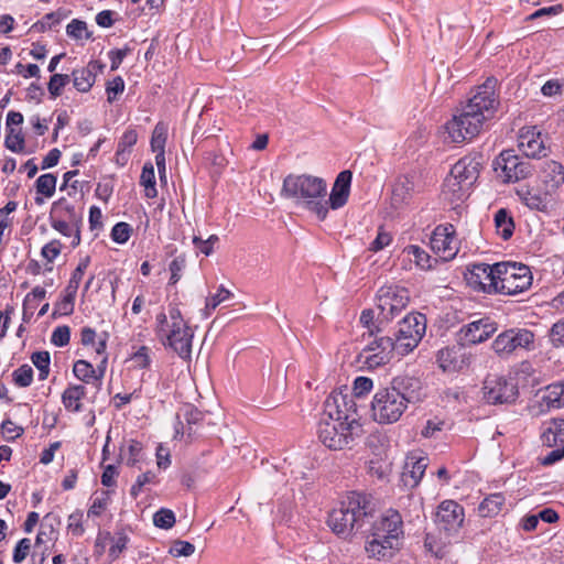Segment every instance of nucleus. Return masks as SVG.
<instances>
[{
    "label": "nucleus",
    "instance_id": "41",
    "mask_svg": "<svg viewBox=\"0 0 564 564\" xmlns=\"http://www.w3.org/2000/svg\"><path fill=\"white\" fill-rule=\"evenodd\" d=\"M56 177L51 174H43L36 180V192L45 197H52L55 193Z\"/></svg>",
    "mask_w": 564,
    "mask_h": 564
},
{
    "label": "nucleus",
    "instance_id": "4",
    "mask_svg": "<svg viewBox=\"0 0 564 564\" xmlns=\"http://www.w3.org/2000/svg\"><path fill=\"white\" fill-rule=\"evenodd\" d=\"M372 513L373 506L367 495L350 492L339 507L329 512L327 524L339 538L349 539L369 522Z\"/></svg>",
    "mask_w": 564,
    "mask_h": 564
},
{
    "label": "nucleus",
    "instance_id": "36",
    "mask_svg": "<svg viewBox=\"0 0 564 564\" xmlns=\"http://www.w3.org/2000/svg\"><path fill=\"white\" fill-rule=\"evenodd\" d=\"M470 278H466L468 282H481V279H489L495 282L496 263L492 265L486 263H475L468 269Z\"/></svg>",
    "mask_w": 564,
    "mask_h": 564
},
{
    "label": "nucleus",
    "instance_id": "27",
    "mask_svg": "<svg viewBox=\"0 0 564 564\" xmlns=\"http://www.w3.org/2000/svg\"><path fill=\"white\" fill-rule=\"evenodd\" d=\"M542 442L549 447L564 443V420H553L542 433Z\"/></svg>",
    "mask_w": 564,
    "mask_h": 564
},
{
    "label": "nucleus",
    "instance_id": "50",
    "mask_svg": "<svg viewBox=\"0 0 564 564\" xmlns=\"http://www.w3.org/2000/svg\"><path fill=\"white\" fill-rule=\"evenodd\" d=\"M6 147L12 152L20 153L24 150V138L21 131H15L13 128H10L7 137H6Z\"/></svg>",
    "mask_w": 564,
    "mask_h": 564
},
{
    "label": "nucleus",
    "instance_id": "30",
    "mask_svg": "<svg viewBox=\"0 0 564 564\" xmlns=\"http://www.w3.org/2000/svg\"><path fill=\"white\" fill-rule=\"evenodd\" d=\"M505 502L506 499L502 494H491L480 502L479 513L481 517H495L501 511Z\"/></svg>",
    "mask_w": 564,
    "mask_h": 564
},
{
    "label": "nucleus",
    "instance_id": "38",
    "mask_svg": "<svg viewBox=\"0 0 564 564\" xmlns=\"http://www.w3.org/2000/svg\"><path fill=\"white\" fill-rule=\"evenodd\" d=\"M33 365L39 370V379L45 380L50 373V352L48 351H35L31 356Z\"/></svg>",
    "mask_w": 564,
    "mask_h": 564
},
{
    "label": "nucleus",
    "instance_id": "44",
    "mask_svg": "<svg viewBox=\"0 0 564 564\" xmlns=\"http://www.w3.org/2000/svg\"><path fill=\"white\" fill-rule=\"evenodd\" d=\"M12 378L18 387H29L33 381V369L31 366L26 364L22 365L21 367L13 371Z\"/></svg>",
    "mask_w": 564,
    "mask_h": 564
},
{
    "label": "nucleus",
    "instance_id": "45",
    "mask_svg": "<svg viewBox=\"0 0 564 564\" xmlns=\"http://www.w3.org/2000/svg\"><path fill=\"white\" fill-rule=\"evenodd\" d=\"M153 523L161 529H171L175 524L174 512L170 509H160L153 516Z\"/></svg>",
    "mask_w": 564,
    "mask_h": 564
},
{
    "label": "nucleus",
    "instance_id": "40",
    "mask_svg": "<svg viewBox=\"0 0 564 564\" xmlns=\"http://www.w3.org/2000/svg\"><path fill=\"white\" fill-rule=\"evenodd\" d=\"M437 362L444 371L454 370L457 362L456 350L445 347L437 352Z\"/></svg>",
    "mask_w": 564,
    "mask_h": 564
},
{
    "label": "nucleus",
    "instance_id": "29",
    "mask_svg": "<svg viewBox=\"0 0 564 564\" xmlns=\"http://www.w3.org/2000/svg\"><path fill=\"white\" fill-rule=\"evenodd\" d=\"M531 284H516L511 288L510 284H474L475 291L484 292L488 294H508L516 295L523 293L530 289Z\"/></svg>",
    "mask_w": 564,
    "mask_h": 564
},
{
    "label": "nucleus",
    "instance_id": "57",
    "mask_svg": "<svg viewBox=\"0 0 564 564\" xmlns=\"http://www.w3.org/2000/svg\"><path fill=\"white\" fill-rule=\"evenodd\" d=\"M549 336L554 347L564 346V318L553 324Z\"/></svg>",
    "mask_w": 564,
    "mask_h": 564
},
{
    "label": "nucleus",
    "instance_id": "10",
    "mask_svg": "<svg viewBox=\"0 0 564 564\" xmlns=\"http://www.w3.org/2000/svg\"><path fill=\"white\" fill-rule=\"evenodd\" d=\"M393 352L397 354V344L388 336L375 337L358 355V362L368 369H376L388 364Z\"/></svg>",
    "mask_w": 564,
    "mask_h": 564
},
{
    "label": "nucleus",
    "instance_id": "31",
    "mask_svg": "<svg viewBox=\"0 0 564 564\" xmlns=\"http://www.w3.org/2000/svg\"><path fill=\"white\" fill-rule=\"evenodd\" d=\"M543 401L549 408L560 409L564 406V383H553L546 387Z\"/></svg>",
    "mask_w": 564,
    "mask_h": 564
},
{
    "label": "nucleus",
    "instance_id": "54",
    "mask_svg": "<svg viewBox=\"0 0 564 564\" xmlns=\"http://www.w3.org/2000/svg\"><path fill=\"white\" fill-rule=\"evenodd\" d=\"M0 431L7 441H14L20 437L24 430L21 426L15 425L11 420H4L0 426Z\"/></svg>",
    "mask_w": 564,
    "mask_h": 564
},
{
    "label": "nucleus",
    "instance_id": "52",
    "mask_svg": "<svg viewBox=\"0 0 564 564\" xmlns=\"http://www.w3.org/2000/svg\"><path fill=\"white\" fill-rule=\"evenodd\" d=\"M132 232V228L127 223H118L111 229V238L117 243H126Z\"/></svg>",
    "mask_w": 564,
    "mask_h": 564
},
{
    "label": "nucleus",
    "instance_id": "55",
    "mask_svg": "<svg viewBox=\"0 0 564 564\" xmlns=\"http://www.w3.org/2000/svg\"><path fill=\"white\" fill-rule=\"evenodd\" d=\"M373 388V382L368 377H357L354 381L352 391L355 397L361 398L368 394Z\"/></svg>",
    "mask_w": 564,
    "mask_h": 564
},
{
    "label": "nucleus",
    "instance_id": "51",
    "mask_svg": "<svg viewBox=\"0 0 564 564\" xmlns=\"http://www.w3.org/2000/svg\"><path fill=\"white\" fill-rule=\"evenodd\" d=\"M156 484V475L153 471H147L138 476L135 482L130 489V495L137 498L145 485Z\"/></svg>",
    "mask_w": 564,
    "mask_h": 564
},
{
    "label": "nucleus",
    "instance_id": "13",
    "mask_svg": "<svg viewBox=\"0 0 564 564\" xmlns=\"http://www.w3.org/2000/svg\"><path fill=\"white\" fill-rule=\"evenodd\" d=\"M484 399L491 404L513 402L518 395L517 386L505 377L488 376L482 387Z\"/></svg>",
    "mask_w": 564,
    "mask_h": 564
},
{
    "label": "nucleus",
    "instance_id": "60",
    "mask_svg": "<svg viewBox=\"0 0 564 564\" xmlns=\"http://www.w3.org/2000/svg\"><path fill=\"white\" fill-rule=\"evenodd\" d=\"M107 94L108 101L112 102L118 94H121L124 90V82L120 76L115 77L111 82L107 84Z\"/></svg>",
    "mask_w": 564,
    "mask_h": 564
},
{
    "label": "nucleus",
    "instance_id": "14",
    "mask_svg": "<svg viewBox=\"0 0 564 564\" xmlns=\"http://www.w3.org/2000/svg\"><path fill=\"white\" fill-rule=\"evenodd\" d=\"M431 247L442 260L454 259L458 252L454 226L449 224L437 226L431 237Z\"/></svg>",
    "mask_w": 564,
    "mask_h": 564
},
{
    "label": "nucleus",
    "instance_id": "56",
    "mask_svg": "<svg viewBox=\"0 0 564 564\" xmlns=\"http://www.w3.org/2000/svg\"><path fill=\"white\" fill-rule=\"evenodd\" d=\"M70 329L68 326H58L53 330L51 341L57 347H64L69 343Z\"/></svg>",
    "mask_w": 564,
    "mask_h": 564
},
{
    "label": "nucleus",
    "instance_id": "6",
    "mask_svg": "<svg viewBox=\"0 0 564 564\" xmlns=\"http://www.w3.org/2000/svg\"><path fill=\"white\" fill-rule=\"evenodd\" d=\"M481 167L480 156L468 155L458 160L445 180L443 194L452 204L465 199L477 181Z\"/></svg>",
    "mask_w": 564,
    "mask_h": 564
},
{
    "label": "nucleus",
    "instance_id": "19",
    "mask_svg": "<svg viewBox=\"0 0 564 564\" xmlns=\"http://www.w3.org/2000/svg\"><path fill=\"white\" fill-rule=\"evenodd\" d=\"M518 147L527 158L546 155L541 132L535 127L522 128L518 139Z\"/></svg>",
    "mask_w": 564,
    "mask_h": 564
},
{
    "label": "nucleus",
    "instance_id": "20",
    "mask_svg": "<svg viewBox=\"0 0 564 564\" xmlns=\"http://www.w3.org/2000/svg\"><path fill=\"white\" fill-rule=\"evenodd\" d=\"M527 279L532 282L533 275L530 267L521 262L502 261L496 263L495 282Z\"/></svg>",
    "mask_w": 564,
    "mask_h": 564
},
{
    "label": "nucleus",
    "instance_id": "15",
    "mask_svg": "<svg viewBox=\"0 0 564 564\" xmlns=\"http://www.w3.org/2000/svg\"><path fill=\"white\" fill-rule=\"evenodd\" d=\"M403 534V522L397 510H387L372 525L371 536H378L399 544V538Z\"/></svg>",
    "mask_w": 564,
    "mask_h": 564
},
{
    "label": "nucleus",
    "instance_id": "17",
    "mask_svg": "<svg viewBox=\"0 0 564 564\" xmlns=\"http://www.w3.org/2000/svg\"><path fill=\"white\" fill-rule=\"evenodd\" d=\"M497 323L490 317L470 322L459 330V341L463 345H476L487 340L496 330Z\"/></svg>",
    "mask_w": 564,
    "mask_h": 564
},
{
    "label": "nucleus",
    "instance_id": "22",
    "mask_svg": "<svg viewBox=\"0 0 564 564\" xmlns=\"http://www.w3.org/2000/svg\"><path fill=\"white\" fill-rule=\"evenodd\" d=\"M102 68L104 65L98 61H90L87 66L74 69L69 75L74 87L80 93L89 91L95 84L97 72H101Z\"/></svg>",
    "mask_w": 564,
    "mask_h": 564
},
{
    "label": "nucleus",
    "instance_id": "32",
    "mask_svg": "<svg viewBox=\"0 0 564 564\" xmlns=\"http://www.w3.org/2000/svg\"><path fill=\"white\" fill-rule=\"evenodd\" d=\"M140 184L144 187V195L148 198H154L158 196V191L155 187V174L154 166L151 162H147L143 165Z\"/></svg>",
    "mask_w": 564,
    "mask_h": 564
},
{
    "label": "nucleus",
    "instance_id": "7",
    "mask_svg": "<svg viewBox=\"0 0 564 564\" xmlns=\"http://www.w3.org/2000/svg\"><path fill=\"white\" fill-rule=\"evenodd\" d=\"M405 410L402 397L390 386L379 389L371 401V415L380 424L398 422Z\"/></svg>",
    "mask_w": 564,
    "mask_h": 564
},
{
    "label": "nucleus",
    "instance_id": "33",
    "mask_svg": "<svg viewBox=\"0 0 564 564\" xmlns=\"http://www.w3.org/2000/svg\"><path fill=\"white\" fill-rule=\"evenodd\" d=\"M495 225L498 235H500L505 240L509 239L514 229V224L512 217L506 209H499L495 215Z\"/></svg>",
    "mask_w": 564,
    "mask_h": 564
},
{
    "label": "nucleus",
    "instance_id": "3",
    "mask_svg": "<svg viewBox=\"0 0 564 564\" xmlns=\"http://www.w3.org/2000/svg\"><path fill=\"white\" fill-rule=\"evenodd\" d=\"M281 194L295 199L296 205L313 213L319 220L327 217V183L322 177L289 174L283 181Z\"/></svg>",
    "mask_w": 564,
    "mask_h": 564
},
{
    "label": "nucleus",
    "instance_id": "35",
    "mask_svg": "<svg viewBox=\"0 0 564 564\" xmlns=\"http://www.w3.org/2000/svg\"><path fill=\"white\" fill-rule=\"evenodd\" d=\"M414 191V183L406 176L400 177L393 186L392 199L397 204L404 203Z\"/></svg>",
    "mask_w": 564,
    "mask_h": 564
},
{
    "label": "nucleus",
    "instance_id": "8",
    "mask_svg": "<svg viewBox=\"0 0 564 564\" xmlns=\"http://www.w3.org/2000/svg\"><path fill=\"white\" fill-rule=\"evenodd\" d=\"M426 330L425 317L422 314L406 315L398 326L395 338L397 354L405 356L417 347Z\"/></svg>",
    "mask_w": 564,
    "mask_h": 564
},
{
    "label": "nucleus",
    "instance_id": "61",
    "mask_svg": "<svg viewBox=\"0 0 564 564\" xmlns=\"http://www.w3.org/2000/svg\"><path fill=\"white\" fill-rule=\"evenodd\" d=\"M427 467V459L424 457L417 458L410 470V476L414 480V485H416L421 478L423 477L425 469Z\"/></svg>",
    "mask_w": 564,
    "mask_h": 564
},
{
    "label": "nucleus",
    "instance_id": "48",
    "mask_svg": "<svg viewBox=\"0 0 564 564\" xmlns=\"http://www.w3.org/2000/svg\"><path fill=\"white\" fill-rule=\"evenodd\" d=\"M408 254L412 256L416 265L423 270L430 269L431 257L430 254L417 246H409L406 249Z\"/></svg>",
    "mask_w": 564,
    "mask_h": 564
},
{
    "label": "nucleus",
    "instance_id": "25",
    "mask_svg": "<svg viewBox=\"0 0 564 564\" xmlns=\"http://www.w3.org/2000/svg\"><path fill=\"white\" fill-rule=\"evenodd\" d=\"M398 549V544L379 539L378 536H372L371 540L367 542L366 552L369 557H373L378 561H386L393 555V551Z\"/></svg>",
    "mask_w": 564,
    "mask_h": 564
},
{
    "label": "nucleus",
    "instance_id": "39",
    "mask_svg": "<svg viewBox=\"0 0 564 564\" xmlns=\"http://www.w3.org/2000/svg\"><path fill=\"white\" fill-rule=\"evenodd\" d=\"M74 376L83 382H90L96 377V370L90 362L77 360L73 367Z\"/></svg>",
    "mask_w": 564,
    "mask_h": 564
},
{
    "label": "nucleus",
    "instance_id": "28",
    "mask_svg": "<svg viewBox=\"0 0 564 564\" xmlns=\"http://www.w3.org/2000/svg\"><path fill=\"white\" fill-rule=\"evenodd\" d=\"M86 395V388L82 384L68 387L62 394V402L64 406L73 412L82 410L80 400Z\"/></svg>",
    "mask_w": 564,
    "mask_h": 564
},
{
    "label": "nucleus",
    "instance_id": "24",
    "mask_svg": "<svg viewBox=\"0 0 564 564\" xmlns=\"http://www.w3.org/2000/svg\"><path fill=\"white\" fill-rule=\"evenodd\" d=\"M65 212L68 214L70 223L62 219L53 220L52 227L62 235L72 238L70 245L76 247L80 242V234L78 228V217L75 213V207L72 205L64 206Z\"/></svg>",
    "mask_w": 564,
    "mask_h": 564
},
{
    "label": "nucleus",
    "instance_id": "18",
    "mask_svg": "<svg viewBox=\"0 0 564 564\" xmlns=\"http://www.w3.org/2000/svg\"><path fill=\"white\" fill-rule=\"evenodd\" d=\"M390 387L403 399V404L408 408L411 403H417L424 398L423 387L420 379L409 376L393 378Z\"/></svg>",
    "mask_w": 564,
    "mask_h": 564
},
{
    "label": "nucleus",
    "instance_id": "53",
    "mask_svg": "<svg viewBox=\"0 0 564 564\" xmlns=\"http://www.w3.org/2000/svg\"><path fill=\"white\" fill-rule=\"evenodd\" d=\"M186 267V257L184 253L176 256L171 263L169 264V270L171 272V282H178L182 278V271Z\"/></svg>",
    "mask_w": 564,
    "mask_h": 564
},
{
    "label": "nucleus",
    "instance_id": "43",
    "mask_svg": "<svg viewBox=\"0 0 564 564\" xmlns=\"http://www.w3.org/2000/svg\"><path fill=\"white\" fill-rule=\"evenodd\" d=\"M66 33L75 40L90 39L91 33L87 31L86 22L74 19L66 26Z\"/></svg>",
    "mask_w": 564,
    "mask_h": 564
},
{
    "label": "nucleus",
    "instance_id": "11",
    "mask_svg": "<svg viewBox=\"0 0 564 564\" xmlns=\"http://www.w3.org/2000/svg\"><path fill=\"white\" fill-rule=\"evenodd\" d=\"M494 167L506 183H514L532 174L531 164L516 155L512 150L502 151L495 160Z\"/></svg>",
    "mask_w": 564,
    "mask_h": 564
},
{
    "label": "nucleus",
    "instance_id": "23",
    "mask_svg": "<svg viewBox=\"0 0 564 564\" xmlns=\"http://www.w3.org/2000/svg\"><path fill=\"white\" fill-rule=\"evenodd\" d=\"M167 138V130L163 123H158L154 127L152 138H151V148L152 151L156 153L155 155V164L158 166V171L160 174V178H165L166 167H165V154L164 147Z\"/></svg>",
    "mask_w": 564,
    "mask_h": 564
},
{
    "label": "nucleus",
    "instance_id": "64",
    "mask_svg": "<svg viewBox=\"0 0 564 564\" xmlns=\"http://www.w3.org/2000/svg\"><path fill=\"white\" fill-rule=\"evenodd\" d=\"M524 204L531 209H542L544 207L543 199L540 195L528 191L522 197Z\"/></svg>",
    "mask_w": 564,
    "mask_h": 564
},
{
    "label": "nucleus",
    "instance_id": "2",
    "mask_svg": "<svg viewBox=\"0 0 564 564\" xmlns=\"http://www.w3.org/2000/svg\"><path fill=\"white\" fill-rule=\"evenodd\" d=\"M340 403L346 404L341 393L330 394L325 400L317 429L319 441L333 451L350 448L361 433L360 423L348 411L340 410Z\"/></svg>",
    "mask_w": 564,
    "mask_h": 564
},
{
    "label": "nucleus",
    "instance_id": "37",
    "mask_svg": "<svg viewBox=\"0 0 564 564\" xmlns=\"http://www.w3.org/2000/svg\"><path fill=\"white\" fill-rule=\"evenodd\" d=\"M77 293V284H68L64 291L63 299L56 304L55 313L68 315L73 313L74 301Z\"/></svg>",
    "mask_w": 564,
    "mask_h": 564
},
{
    "label": "nucleus",
    "instance_id": "1",
    "mask_svg": "<svg viewBox=\"0 0 564 564\" xmlns=\"http://www.w3.org/2000/svg\"><path fill=\"white\" fill-rule=\"evenodd\" d=\"M496 83L495 78H488L446 122L445 130L452 142L460 143L474 139L481 131L485 121L494 116L498 106Z\"/></svg>",
    "mask_w": 564,
    "mask_h": 564
},
{
    "label": "nucleus",
    "instance_id": "12",
    "mask_svg": "<svg viewBox=\"0 0 564 564\" xmlns=\"http://www.w3.org/2000/svg\"><path fill=\"white\" fill-rule=\"evenodd\" d=\"M410 302V292L400 284H383L377 292V306L386 316H394Z\"/></svg>",
    "mask_w": 564,
    "mask_h": 564
},
{
    "label": "nucleus",
    "instance_id": "63",
    "mask_svg": "<svg viewBox=\"0 0 564 564\" xmlns=\"http://www.w3.org/2000/svg\"><path fill=\"white\" fill-rule=\"evenodd\" d=\"M391 242L390 234L386 231H379L376 239L370 245V250L373 252H378L382 250L384 247L389 246Z\"/></svg>",
    "mask_w": 564,
    "mask_h": 564
},
{
    "label": "nucleus",
    "instance_id": "62",
    "mask_svg": "<svg viewBox=\"0 0 564 564\" xmlns=\"http://www.w3.org/2000/svg\"><path fill=\"white\" fill-rule=\"evenodd\" d=\"M444 426V421L440 419L427 420L424 429L422 430V435L424 437H433L437 432H441Z\"/></svg>",
    "mask_w": 564,
    "mask_h": 564
},
{
    "label": "nucleus",
    "instance_id": "42",
    "mask_svg": "<svg viewBox=\"0 0 564 564\" xmlns=\"http://www.w3.org/2000/svg\"><path fill=\"white\" fill-rule=\"evenodd\" d=\"M70 82L67 74H53L50 78L47 89L52 98L61 96L63 88Z\"/></svg>",
    "mask_w": 564,
    "mask_h": 564
},
{
    "label": "nucleus",
    "instance_id": "9",
    "mask_svg": "<svg viewBox=\"0 0 564 564\" xmlns=\"http://www.w3.org/2000/svg\"><path fill=\"white\" fill-rule=\"evenodd\" d=\"M535 335L527 328H510L500 333L491 344L494 351L500 357H509L519 349L533 348Z\"/></svg>",
    "mask_w": 564,
    "mask_h": 564
},
{
    "label": "nucleus",
    "instance_id": "47",
    "mask_svg": "<svg viewBox=\"0 0 564 564\" xmlns=\"http://www.w3.org/2000/svg\"><path fill=\"white\" fill-rule=\"evenodd\" d=\"M177 419L178 425L183 424V421L181 419H184V421L191 426L192 424H196L203 420V413L193 405L187 404L184 408H182L181 413L177 414Z\"/></svg>",
    "mask_w": 564,
    "mask_h": 564
},
{
    "label": "nucleus",
    "instance_id": "58",
    "mask_svg": "<svg viewBox=\"0 0 564 564\" xmlns=\"http://www.w3.org/2000/svg\"><path fill=\"white\" fill-rule=\"evenodd\" d=\"M30 549H31L30 539H26V538L21 539L14 547L13 562L14 563L23 562L26 558V556L30 552Z\"/></svg>",
    "mask_w": 564,
    "mask_h": 564
},
{
    "label": "nucleus",
    "instance_id": "34",
    "mask_svg": "<svg viewBox=\"0 0 564 564\" xmlns=\"http://www.w3.org/2000/svg\"><path fill=\"white\" fill-rule=\"evenodd\" d=\"M232 297V293L225 289L223 285L216 289V292L209 291L208 296L206 297V304L204 308V316L207 317L213 310H215L221 303H225L229 299Z\"/></svg>",
    "mask_w": 564,
    "mask_h": 564
},
{
    "label": "nucleus",
    "instance_id": "26",
    "mask_svg": "<svg viewBox=\"0 0 564 564\" xmlns=\"http://www.w3.org/2000/svg\"><path fill=\"white\" fill-rule=\"evenodd\" d=\"M543 182L552 189L564 183V167L556 161H545L541 167Z\"/></svg>",
    "mask_w": 564,
    "mask_h": 564
},
{
    "label": "nucleus",
    "instance_id": "5",
    "mask_svg": "<svg viewBox=\"0 0 564 564\" xmlns=\"http://www.w3.org/2000/svg\"><path fill=\"white\" fill-rule=\"evenodd\" d=\"M155 334L159 340L173 349L182 359H189L194 332L176 306H170L167 314L156 315Z\"/></svg>",
    "mask_w": 564,
    "mask_h": 564
},
{
    "label": "nucleus",
    "instance_id": "16",
    "mask_svg": "<svg viewBox=\"0 0 564 564\" xmlns=\"http://www.w3.org/2000/svg\"><path fill=\"white\" fill-rule=\"evenodd\" d=\"M464 508L454 500L443 501L436 512L437 527L451 534L457 532L464 522Z\"/></svg>",
    "mask_w": 564,
    "mask_h": 564
},
{
    "label": "nucleus",
    "instance_id": "46",
    "mask_svg": "<svg viewBox=\"0 0 564 564\" xmlns=\"http://www.w3.org/2000/svg\"><path fill=\"white\" fill-rule=\"evenodd\" d=\"M138 140V133L135 130H127L122 137L120 138L118 142V148L116 151L117 161L120 160V158H123V154L127 149L132 148Z\"/></svg>",
    "mask_w": 564,
    "mask_h": 564
},
{
    "label": "nucleus",
    "instance_id": "21",
    "mask_svg": "<svg viewBox=\"0 0 564 564\" xmlns=\"http://www.w3.org/2000/svg\"><path fill=\"white\" fill-rule=\"evenodd\" d=\"M352 180V173L348 170L340 172L332 187L329 198L327 200V207L333 209H339L346 205Z\"/></svg>",
    "mask_w": 564,
    "mask_h": 564
},
{
    "label": "nucleus",
    "instance_id": "49",
    "mask_svg": "<svg viewBox=\"0 0 564 564\" xmlns=\"http://www.w3.org/2000/svg\"><path fill=\"white\" fill-rule=\"evenodd\" d=\"M132 367L135 369H147L151 365L150 357V348L147 346H141L132 356H131Z\"/></svg>",
    "mask_w": 564,
    "mask_h": 564
},
{
    "label": "nucleus",
    "instance_id": "59",
    "mask_svg": "<svg viewBox=\"0 0 564 564\" xmlns=\"http://www.w3.org/2000/svg\"><path fill=\"white\" fill-rule=\"evenodd\" d=\"M195 552V546L187 541H175L171 547V553L175 556H191Z\"/></svg>",
    "mask_w": 564,
    "mask_h": 564
}]
</instances>
